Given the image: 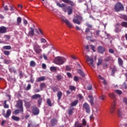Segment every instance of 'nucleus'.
Instances as JSON below:
<instances>
[{"label": "nucleus", "mask_w": 127, "mask_h": 127, "mask_svg": "<svg viewBox=\"0 0 127 127\" xmlns=\"http://www.w3.org/2000/svg\"><path fill=\"white\" fill-rule=\"evenodd\" d=\"M56 4L57 6H59V7H61V8H62L64 12H67V11L68 15L72 14V12H73V9L72 8V7L68 6L66 7L67 5L63 3L61 4L59 2H57Z\"/></svg>", "instance_id": "f257e3e1"}, {"label": "nucleus", "mask_w": 127, "mask_h": 127, "mask_svg": "<svg viewBox=\"0 0 127 127\" xmlns=\"http://www.w3.org/2000/svg\"><path fill=\"white\" fill-rule=\"evenodd\" d=\"M66 59L65 58L58 57L55 58L54 62L55 64H57V65H62L66 62Z\"/></svg>", "instance_id": "f03ea898"}, {"label": "nucleus", "mask_w": 127, "mask_h": 127, "mask_svg": "<svg viewBox=\"0 0 127 127\" xmlns=\"http://www.w3.org/2000/svg\"><path fill=\"white\" fill-rule=\"evenodd\" d=\"M125 7L124 5L121 2H117L116 4L114 5V9L116 12H120V11H123Z\"/></svg>", "instance_id": "7ed1b4c3"}, {"label": "nucleus", "mask_w": 127, "mask_h": 127, "mask_svg": "<svg viewBox=\"0 0 127 127\" xmlns=\"http://www.w3.org/2000/svg\"><path fill=\"white\" fill-rule=\"evenodd\" d=\"M83 17L80 15H77L73 19L72 21L74 23L76 24H80L81 21H82Z\"/></svg>", "instance_id": "20e7f679"}, {"label": "nucleus", "mask_w": 127, "mask_h": 127, "mask_svg": "<svg viewBox=\"0 0 127 127\" xmlns=\"http://www.w3.org/2000/svg\"><path fill=\"white\" fill-rule=\"evenodd\" d=\"M33 49L35 53H37V54H40V53H41L42 52V49H41V47H40L39 45L37 44V43L33 45Z\"/></svg>", "instance_id": "39448f33"}, {"label": "nucleus", "mask_w": 127, "mask_h": 127, "mask_svg": "<svg viewBox=\"0 0 127 127\" xmlns=\"http://www.w3.org/2000/svg\"><path fill=\"white\" fill-rule=\"evenodd\" d=\"M86 62H87L89 65L90 66V67H93V68L95 67V65H94V59L93 57H89L88 56H86Z\"/></svg>", "instance_id": "423d86ee"}, {"label": "nucleus", "mask_w": 127, "mask_h": 127, "mask_svg": "<svg viewBox=\"0 0 127 127\" xmlns=\"http://www.w3.org/2000/svg\"><path fill=\"white\" fill-rule=\"evenodd\" d=\"M117 109V102L116 101H114L110 107V114H114Z\"/></svg>", "instance_id": "0eeeda50"}, {"label": "nucleus", "mask_w": 127, "mask_h": 127, "mask_svg": "<svg viewBox=\"0 0 127 127\" xmlns=\"http://www.w3.org/2000/svg\"><path fill=\"white\" fill-rule=\"evenodd\" d=\"M16 107L18 109H20V111L22 112H23V106L22 104V100H19L17 102V105H16Z\"/></svg>", "instance_id": "6e6552de"}, {"label": "nucleus", "mask_w": 127, "mask_h": 127, "mask_svg": "<svg viewBox=\"0 0 127 127\" xmlns=\"http://www.w3.org/2000/svg\"><path fill=\"white\" fill-rule=\"evenodd\" d=\"M62 20H63V21H64V23H65L67 26L69 27V28H72V26H73V24H72V23L69 22V21H68V20H67L66 18H65V17H63L62 18Z\"/></svg>", "instance_id": "1a4fd4ad"}, {"label": "nucleus", "mask_w": 127, "mask_h": 127, "mask_svg": "<svg viewBox=\"0 0 127 127\" xmlns=\"http://www.w3.org/2000/svg\"><path fill=\"white\" fill-rule=\"evenodd\" d=\"M82 125L81 123L76 122L75 124L74 127H83V126L87 125V122L85 119H83L82 121Z\"/></svg>", "instance_id": "9d476101"}, {"label": "nucleus", "mask_w": 127, "mask_h": 127, "mask_svg": "<svg viewBox=\"0 0 127 127\" xmlns=\"http://www.w3.org/2000/svg\"><path fill=\"white\" fill-rule=\"evenodd\" d=\"M28 36H30V37H33V36H34V29H33V28L32 27L29 28Z\"/></svg>", "instance_id": "9b49d317"}, {"label": "nucleus", "mask_w": 127, "mask_h": 127, "mask_svg": "<svg viewBox=\"0 0 127 127\" xmlns=\"http://www.w3.org/2000/svg\"><path fill=\"white\" fill-rule=\"evenodd\" d=\"M83 108H84V109L86 110V113L89 114L91 112V110H90V106H89V104L88 103H85L83 105Z\"/></svg>", "instance_id": "f8f14e48"}, {"label": "nucleus", "mask_w": 127, "mask_h": 127, "mask_svg": "<svg viewBox=\"0 0 127 127\" xmlns=\"http://www.w3.org/2000/svg\"><path fill=\"white\" fill-rule=\"evenodd\" d=\"M124 114H125V112L123 111V108H119L118 110L117 114L120 118H123Z\"/></svg>", "instance_id": "ddd939ff"}, {"label": "nucleus", "mask_w": 127, "mask_h": 127, "mask_svg": "<svg viewBox=\"0 0 127 127\" xmlns=\"http://www.w3.org/2000/svg\"><path fill=\"white\" fill-rule=\"evenodd\" d=\"M32 113L34 116H37L39 114V109L36 107H33Z\"/></svg>", "instance_id": "4468645a"}, {"label": "nucleus", "mask_w": 127, "mask_h": 127, "mask_svg": "<svg viewBox=\"0 0 127 127\" xmlns=\"http://www.w3.org/2000/svg\"><path fill=\"white\" fill-rule=\"evenodd\" d=\"M97 50H98V52H99V53H101V54H103V53H104V52H105V51H106V49H105V48H104L102 46H99L98 47Z\"/></svg>", "instance_id": "2eb2a0df"}, {"label": "nucleus", "mask_w": 127, "mask_h": 127, "mask_svg": "<svg viewBox=\"0 0 127 127\" xmlns=\"http://www.w3.org/2000/svg\"><path fill=\"white\" fill-rule=\"evenodd\" d=\"M62 1H63V2H64V3L70 4L71 6H74V5H75L74 2L71 0H62Z\"/></svg>", "instance_id": "dca6fc26"}, {"label": "nucleus", "mask_w": 127, "mask_h": 127, "mask_svg": "<svg viewBox=\"0 0 127 127\" xmlns=\"http://www.w3.org/2000/svg\"><path fill=\"white\" fill-rule=\"evenodd\" d=\"M6 30H7V28L4 26H1L0 27V33H6Z\"/></svg>", "instance_id": "f3484780"}, {"label": "nucleus", "mask_w": 127, "mask_h": 127, "mask_svg": "<svg viewBox=\"0 0 127 127\" xmlns=\"http://www.w3.org/2000/svg\"><path fill=\"white\" fill-rule=\"evenodd\" d=\"M11 115V110L10 109H8L6 111V115L5 114H3V116L6 118H9V116Z\"/></svg>", "instance_id": "a211bd4d"}, {"label": "nucleus", "mask_w": 127, "mask_h": 127, "mask_svg": "<svg viewBox=\"0 0 127 127\" xmlns=\"http://www.w3.org/2000/svg\"><path fill=\"white\" fill-rule=\"evenodd\" d=\"M110 69H112L111 70V75L112 76H115V73L118 71L117 69V67L115 66H114L113 67H110Z\"/></svg>", "instance_id": "6ab92c4d"}, {"label": "nucleus", "mask_w": 127, "mask_h": 127, "mask_svg": "<svg viewBox=\"0 0 127 127\" xmlns=\"http://www.w3.org/2000/svg\"><path fill=\"white\" fill-rule=\"evenodd\" d=\"M118 64L121 67H123V65H124V61L121 58H118Z\"/></svg>", "instance_id": "aec40b11"}, {"label": "nucleus", "mask_w": 127, "mask_h": 127, "mask_svg": "<svg viewBox=\"0 0 127 127\" xmlns=\"http://www.w3.org/2000/svg\"><path fill=\"white\" fill-rule=\"evenodd\" d=\"M41 95H40V94H35L32 96L31 98L33 100H35V99H38V98H41Z\"/></svg>", "instance_id": "412c9836"}, {"label": "nucleus", "mask_w": 127, "mask_h": 127, "mask_svg": "<svg viewBox=\"0 0 127 127\" xmlns=\"http://www.w3.org/2000/svg\"><path fill=\"white\" fill-rule=\"evenodd\" d=\"M21 21H22L21 17H18L16 20L17 25H20V23H21Z\"/></svg>", "instance_id": "4be33fe9"}, {"label": "nucleus", "mask_w": 127, "mask_h": 127, "mask_svg": "<svg viewBox=\"0 0 127 127\" xmlns=\"http://www.w3.org/2000/svg\"><path fill=\"white\" fill-rule=\"evenodd\" d=\"M77 72L78 73V74L80 75V76H81V77H85V74L84 73V72H83L82 70L80 69H78Z\"/></svg>", "instance_id": "5701e85b"}, {"label": "nucleus", "mask_w": 127, "mask_h": 127, "mask_svg": "<svg viewBox=\"0 0 127 127\" xmlns=\"http://www.w3.org/2000/svg\"><path fill=\"white\" fill-rule=\"evenodd\" d=\"M12 120H13V121H15V122H19V120L20 119L18 117L13 116L11 117Z\"/></svg>", "instance_id": "b1692460"}, {"label": "nucleus", "mask_w": 127, "mask_h": 127, "mask_svg": "<svg viewBox=\"0 0 127 127\" xmlns=\"http://www.w3.org/2000/svg\"><path fill=\"white\" fill-rule=\"evenodd\" d=\"M100 32H101V31L100 30H98L94 32L93 34L95 35V37H98V36L100 35Z\"/></svg>", "instance_id": "393cba45"}, {"label": "nucleus", "mask_w": 127, "mask_h": 127, "mask_svg": "<svg viewBox=\"0 0 127 127\" xmlns=\"http://www.w3.org/2000/svg\"><path fill=\"white\" fill-rule=\"evenodd\" d=\"M88 98L90 103L91 104V105H93V104H94V100L93 99V96L89 95L88 96Z\"/></svg>", "instance_id": "a878e982"}, {"label": "nucleus", "mask_w": 127, "mask_h": 127, "mask_svg": "<svg viewBox=\"0 0 127 127\" xmlns=\"http://www.w3.org/2000/svg\"><path fill=\"white\" fill-rule=\"evenodd\" d=\"M112 60H113V59H112V57L111 56L107 57L104 59V61H105V62H110V61H112Z\"/></svg>", "instance_id": "bb28decb"}, {"label": "nucleus", "mask_w": 127, "mask_h": 127, "mask_svg": "<svg viewBox=\"0 0 127 127\" xmlns=\"http://www.w3.org/2000/svg\"><path fill=\"white\" fill-rule=\"evenodd\" d=\"M9 71L10 72V73H14V74L16 73V70L14 69L13 67H10L9 68Z\"/></svg>", "instance_id": "cd10ccee"}, {"label": "nucleus", "mask_w": 127, "mask_h": 127, "mask_svg": "<svg viewBox=\"0 0 127 127\" xmlns=\"http://www.w3.org/2000/svg\"><path fill=\"white\" fill-rule=\"evenodd\" d=\"M2 48L5 50H10L11 47L10 46H4Z\"/></svg>", "instance_id": "c85d7f7f"}, {"label": "nucleus", "mask_w": 127, "mask_h": 127, "mask_svg": "<svg viewBox=\"0 0 127 127\" xmlns=\"http://www.w3.org/2000/svg\"><path fill=\"white\" fill-rule=\"evenodd\" d=\"M121 26L123 27H127V22L125 21L122 22L121 23Z\"/></svg>", "instance_id": "c756f323"}, {"label": "nucleus", "mask_w": 127, "mask_h": 127, "mask_svg": "<svg viewBox=\"0 0 127 127\" xmlns=\"http://www.w3.org/2000/svg\"><path fill=\"white\" fill-rule=\"evenodd\" d=\"M46 87V85L45 84V83H41L40 84V90L41 91H42V90H43V89H44Z\"/></svg>", "instance_id": "7c9ffc66"}, {"label": "nucleus", "mask_w": 127, "mask_h": 127, "mask_svg": "<svg viewBox=\"0 0 127 127\" xmlns=\"http://www.w3.org/2000/svg\"><path fill=\"white\" fill-rule=\"evenodd\" d=\"M84 49H85L86 52H90V48L89 47V45H84Z\"/></svg>", "instance_id": "2f4dec72"}, {"label": "nucleus", "mask_w": 127, "mask_h": 127, "mask_svg": "<svg viewBox=\"0 0 127 127\" xmlns=\"http://www.w3.org/2000/svg\"><path fill=\"white\" fill-rule=\"evenodd\" d=\"M77 104H78V101L76 100L72 102L71 103L70 106H71V107H74V106H76V105H77Z\"/></svg>", "instance_id": "473e14b6"}, {"label": "nucleus", "mask_w": 127, "mask_h": 127, "mask_svg": "<svg viewBox=\"0 0 127 127\" xmlns=\"http://www.w3.org/2000/svg\"><path fill=\"white\" fill-rule=\"evenodd\" d=\"M56 123H57V120L56 119H54L51 120V124L52 126H55V125H56Z\"/></svg>", "instance_id": "72a5a7b5"}, {"label": "nucleus", "mask_w": 127, "mask_h": 127, "mask_svg": "<svg viewBox=\"0 0 127 127\" xmlns=\"http://www.w3.org/2000/svg\"><path fill=\"white\" fill-rule=\"evenodd\" d=\"M35 65H36L35 62L32 61L30 62V66L31 67H35Z\"/></svg>", "instance_id": "f704fd0d"}, {"label": "nucleus", "mask_w": 127, "mask_h": 127, "mask_svg": "<svg viewBox=\"0 0 127 127\" xmlns=\"http://www.w3.org/2000/svg\"><path fill=\"white\" fill-rule=\"evenodd\" d=\"M57 96H58V100H60L62 97V92L60 91L58 92Z\"/></svg>", "instance_id": "c9c22d12"}, {"label": "nucleus", "mask_w": 127, "mask_h": 127, "mask_svg": "<svg viewBox=\"0 0 127 127\" xmlns=\"http://www.w3.org/2000/svg\"><path fill=\"white\" fill-rule=\"evenodd\" d=\"M47 103L48 106H49V107H52V104H51V100H50V99L49 98L47 99Z\"/></svg>", "instance_id": "e433bc0d"}, {"label": "nucleus", "mask_w": 127, "mask_h": 127, "mask_svg": "<svg viewBox=\"0 0 127 127\" xmlns=\"http://www.w3.org/2000/svg\"><path fill=\"white\" fill-rule=\"evenodd\" d=\"M109 97L111 98V99H115L116 98V95L114 93H110L108 94Z\"/></svg>", "instance_id": "4c0bfd02"}, {"label": "nucleus", "mask_w": 127, "mask_h": 127, "mask_svg": "<svg viewBox=\"0 0 127 127\" xmlns=\"http://www.w3.org/2000/svg\"><path fill=\"white\" fill-rule=\"evenodd\" d=\"M3 107L4 109H8V108H9V106H8V105L6 104V100L4 101Z\"/></svg>", "instance_id": "58836bf2"}, {"label": "nucleus", "mask_w": 127, "mask_h": 127, "mask_svg": "<svg viewBox=\"0 0 127 127\" xmlns=\"http://www.w3.org/2000/svg\"><path fill=\"white\" fill-rule=\"evenodd\" d=\"M67 113L69 116H71V115H73V109H68L67 110Z\"/></svg>", "instance_id": "ea45409f"}, {"label": "nucleus", "mask_w": 127, "mask_h": 127, "mask_svg": "<svg viewBox=\"0 0 127 127\" xmlns=\"http://www.w3.org/2000/svg\"><path fill=\"white\" fill-rule=\"evenodd\" d=\"M103 62V60L102 59H98V62L97 63V66H100V65H101V64H102Z\"/></svg>", "instance_id": "a19ab883"}, {"label": "nucleus", "mask_w": 127, "mask_h": 127, "mask_svg": "<svg viewBox=\"0 0 127 127\" xmlns=\"http://www.w3.org/2000/svg\"><path fill=\"white\" fill-rule=\"evenodd\" d=\"M69 89L71 90V91H75L76 90V87L74 86L70 85L69 86Z\"/></svg>", "instance_id": "79ce46f5"}, {"label": "nucleus", "mask_w": 127, "mask_h": 127, "mask_svg": "<svg viewBox=\"0 0 127 127\" xmlns=\"http://www.w3.org/2000/svg\"><path fill=\"white\" fill-rule=\"evenodd\" d=\"M121 32L120 28L117 26H115V32L119 33Z\"/></svg>", "instance_id": "37998d69"}, {"label": "nucleus", "mask_w": 127, "mask_h": 127, "mask_svg": "<svg viewBox=\"0 0 127 127\" xmlns=\"http://www.w3.org/2000/svg\"><path fill=\"white\" fill-rule=\"evenodd\" d=\"M20 112H21L20 110L16 109L15 111H14V115H18L19 114Z\"/></svg>", "instance_id": "c03bdc74"}, {"label": "nucleus", "mask_w": 127, "mask_h": 127, "mask_svg": "<svg viewBox=\"0 0 127 127\" xmlns=\"http://www.w3.org/2000/svg\"><path fill=\"white\" fill-rule=\"evenodd\" d=\"M3 54L4 55L8 56V55H9V54H10V52H9V51H4L3 52Z\"/></svg>", "instance_id": "a18cd8bd"}, {"label": "nucleus", "mask_w": 127, "mask_h": 127, "mask_svg": "<svg viewBox=\"0 0 127 127\" xmlns=\"http://www.w3.org/2000/svg\"><path fill=\"white\" fill-rule=\"evenodd\" d=\"M23 24H24V25H25V26H26V25H27V24H28V22L25 18L23 19Z\"/></svg>", "instance_id": "49530a36"}, {"label": "nucleus", "mask_w": 127, "mask_h": 127, "mask_svg": "<svg viewBox=\"0 0 127 127\" xmlns=\"http://www.w3.org/2000/svg\"><path fill=\"white\" fill-rule=\"evenodd\" d=\"M10 63V61L7 60H4V64H8Z\"/></svg>", "instance_id": "de8ad7c7"}, {"label": "nucleus", "mask_w": 127, "mask_h": 127, "mask_svg": "<svg viewBox=\"0 0 127 127\" xmlns=\"http://www.w3.org/2000/svg\"><path fill=\"white\" fill-rule=\"evenodd\" d=\"M65 70L66 71H71V67L69 65H66Z\"/></svg>", "instance_id": "09e8293b"}, {"label": "nucleus", "mask_w": 127, "mask_h": 127, "mask_svg": "<svg viewBox=\"0 0 127 127\" xmlns=\"http://www.w3.org/2000/svg\"><path fill=\"white\" fill-rule=\"evenodd\" d=\"M31 88V85L30 84H28L26 88H25L26 91H28V90H30V88Z\"/></svg>", "instance_id": "8fccbe9b"}, {"label": "nucleus", "mask_w": 127, "mask_h": 127, "mask_svg": "<svg viewBox=\"0 0 127 127\" xmlns=\"http://www.w3.org/2000/svg\"><path fill=\"white\" fill-rule=\"evenodd\" d=\"M51 71H56L57 68L55 66H51L50 67Z\"/></svg>", "instance_id": "3c124183"}, {"label": "nucleus", "mask_w": 127, "mask_h": 127, "mask_svg": "<svg viewBox=\"0 0 127 127\" xmlns=\"http://www.w3.org/2000/svg\"><path fill=\"white\" fill-rule=\"evenodd\" d=\"M115 92L118 95H121V94H122V91H121L120 90H115Z\"/></svg>", "instance_id": "603ef678"}, {"label": "nucleus", "mask_w": 127, "mask_h": 127, "mask_svg": "<svg viewBox=\"0 0 127 127\" xmlns=\"http://www.w3.org/2000/svg\"><path fill=\"white\" fill-rule=\"evenodd\" d=\"M86 26H87V27H88L89 28H92L93 27V26H92V25L89 24V23H86Z\"/></svg>", "instance_id": "864d4df0"}, {"label": "nucleus", "mask_w": 127, "mask_h": 127, "mask_svg": "<svg viewBox=\"0 0 127 127\" xmlns=\"http://www.w3.org/2000/svg\"><path fill=\"white\" fill-rule=\"evenodd\" d=\"M109 53H111V54H114V53H115V51L112 49H109Z\"/></svg>", "instance_id": "5fc2aeb1"}, {"label": "nucleus", "mask_w": 127, "mask_h": 127, "mask_svg": "<svg viewBox=\"0 0 127 127\" xmlns=\"http://www.w3.org/2000/svg\"><path fill=\"white\" fill-rule=\"evenodd\" d=\"M19 73L20 78H22V77H23V72L20 71H19Z\"/></svg>", "instance_id": "6e6d98bb"}, {"label": "nucleus", "mask_w": 127, "mask_h": 127, "mask_svg": "<svg viewBox=\"0 0 127 127\" xmlns=\"http://www.w3.org/2000/svg\"><path fill=\"white\" fill-rule=\"evenodd\" d=\"M66 75L68 78H72V74L70 72H67Z\"/></svg>", "instance_id": "4d7b16f0"}, {"label": "nucleus", "mask_w": 127, "mask_h": 127, "mask_svg": "<svg viewBox=\"0 0 127 127\" xmlns=\"http://www.w3.org/2000/svg\"><path fill=\"white\" fill-rule=\"evenodd\" d=\"M41 42L42 43H45V42H47V41L45 39L42 38V39H41Z\"/></svg>", "instance_id": "13d9d810"}, {"label": "nucleus", "mask_w": 127, "mask_h": 127, "mask_svg": "<svg viewBox=\"0 0 127 127\" xmlns=\"http://www.w3.org/2000/svg\"><path fill=\"white\" fill-rule=\"evenodd\" d=\"M87 90H92V85L89 84L88 85Z\"/></svg>", "instance_id": "bf43d9fd"}, {"label": "nucleus", "mask_w": 127, "mask_h": 127, "mask_svg": "<svg viewBox=\"0 0 127 127\" xmlns=\"http://www.w3.org/2000/svg\"><path fill=\"white\" fill-rule=\"evenodd\" d=\"M91 50H93L95 52V46L94 45H90Z\"/></svg>", "instance_id": "052dcab7"}, {"label": "nucleus", "mask_w": 127, "mask_h": 127, "mask_svg": "<svg viewBox=\"0 0 127 127\" xmlns=\"http://www.w3.org/2000/svg\"><path fill=\"white\" fill-rule=\"evenodd\" d=\"M105 98H106V96L102 95L100 97V99L101 100H105Z\"/></svg>", "instance_id": "680f3d73"}, {"label": "nucleus", "mask_w": 127, "mask_h": 127, "mask_svg": "<svg viewBox=\"0 0 127 127\" xmlns=\"http://www.w3.org/2000/svg\"><path fill=\"white\" fill-rule=\"evenodd\" d=\"M123 87L124 88V89H127V83H124L123 85Z\"/></svg>", "instance_id": "e2e57ef3"}, {"label": "nucleus", "mask_w": 127, "mask_h": 127, "mask_svg": "<svg viewBox=\"0 0 127 127\" xmlns=\"http://www.w3.org/2000/svg\"><path fill=\"white\" fill-rule=\"evenodd\" d=\"M42 103V99L41 98L38 100V104L39 105V106H40V105H41V103Z\"/></svg>", "instance_id": "0e129e2a"}, {"label": "nucleus", "mask_w": 127, "mask_h": 127, "mask_svg": "<svg viewBox=\"0 0 127 127\" xmlns=\"http://www.w3.org/2000/svg\"><path fill=\"white\" fill-rule=\"evenodd\" d=\"M123 102H124V103H125V104H126V105H127V98H124L123 99Z\"/></svg>", "instance_id": "69168bd1"}, {"label": "nucleus", "mask_w": 127, "mask_h": 127, "mask_svg": "<svg viewBox=\"0 0 127 127\" xmlns=\"http://www.w3.org/2000/svg\"><path fill=\"white\" fill-rule=\"evenodd\" d=\"M38 80H45V77L41 76L40 77H39Z\"/></svg>", "instance_id": "338daca9"}, {"label": "nucleus", "mask_w": 127, "mask_h": 127, "mask_svg": "<svg viewBox=\"0 0 127 127\" xmlns=\"http://www.w3.org/2000/svg\"><path fill=\"white\" fill-rule=\"evenodd\" d=\"M123 18L124 20H126L127 21V15H124L123 16Z\"/></svg>", "instance_id": "774afa93"}]
</instances>
